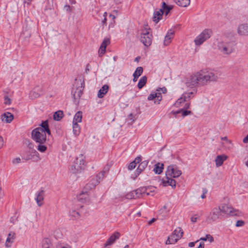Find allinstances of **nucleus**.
I'll return each mask as SVG.
<instances>
[{"label": "nucleus", "mask_w": 248, "mask_h": 248, "mask_svg": "<svg viewBox=\"0 0 248 248\" xmlns=\"http://www.w3.org/2000/svg\"><path fill=\"white\" fill-rule=\"evenodd\" d=\"M27 154L28 155L26 157V159H34L36 161L40 159L39 155L35 150L32 149L29 151Z\"/></svg>", "instance_id": "aec40b11"}, {"label": "nucleus", "mask_w": 248, "mask_h": 248, "mask_svg": "<svg viewBox=\"0 0 248 248\" xmlns=\"http://www.w3.org/2000/svg\"><path fill=\"white\" fill-rule=\"evenodd\" d=\"M28 147L31 149V150H32L33 148V144L31 143V142H29L28 143Z\"/></svg>", "instance_id": "bf43d9fd"}, {"label": "nucleus", "mask_w": 248, "mask_h": 248, "mask_svg": "<svg viewBox=\"0 0 248 248\" xmlns=\"http://www.w3.org/2000/svg\"><path fill=\"white\" fill-rule=\"evenodd\" d=\"M200 240H202V241H204L208 240L210 243H212L214 241V238L210 234H206L205 237H201L200 239Z\"/></svg>", "instance_id": "4c0bfd02"}, {"label": "nucleus", "mask_w": 248, "mask_h": 248, "mask_svg": "<svg viewBox=\"0 0 248 248\" xmlns=\"http://www.w3.org/2000/svg\"><path fill=\"white\" fill-rule=\"evenodd\" d=\"M106 48L100 47L98 51L99 55L102 56L105 52Z\"/></svg>", "instance_id": "09e8293b"}, {"label": "nucleus", "mask_w": 248, "mask_h": 248, "mask_svg": "<svg viewBox=\"0 0 248 248\" xmlns=\"http://www.w3.org/2000/svg\"><path fill=\"white\" fill-rule=\"evenodd\" d=\"M11 103V99L7 96H5L4 98V104L6 105H10Z\"/></svg>", "instance_id": "603ef678"}, {"label": "nucleus", "mask_w": 248, "mask_h": 248, "mask_svg": "<svg viewBox=\"0 0 248 248\" xmlns=\"http://www.w3.org/2000/svg\"><path fill=\"white\" fill-rule=\"evenodd\" d=\"M141 160V157L138 156L135 159V160L133 161V162H135V163L137 165V164L139 163L140 162Z\"/></svg>", "instance_id": "6e6d98bb"}, {"label": "nucleus", "mask_w": 248, "mask_h": 248, "mask_svg": "<svg viewBox=\"0 0 248 248\" xmlns=\"http://www.w3.org/2000/svg\"><path fill=\"white\" fill-rule=\"evenodd\" d=\"M38 89L37 88H34L32 91H31L30 93H29V97L31 99H33L34 98L38 97L40 94L38 93Z\"/></svg>", "instance_id": "473e14b6"}, {"label": "nucleus", "mask_w": 248, "mask_h": 248, "mask_svg": "<svg viewBox=\"0 0 248 248\" xmlns=\"http://www.w3.org/2000/svg\"><path fill=\"white\" fill-rule=\"evenodd\" d=\"M182 109L179 110H177V111H171V113H172L173 115H176L177 114H179V113H180L182 112Z\"/></svg>", "instance_id": "13d9d810"}, {"label": "nucleus", "mask_w": 248, "mask_h": 248, "mask_svg": "<svg viewBox=\"0 0 248 248\" xmlns=\"http://www.w3.org/2000/svg\"><path fill=\"white\" fill-rule=\"evenodd\" d=\"M110 42L109 39H105L103 42L102 43L100 47H103L106 48L108 44Z\"/></svg>", "instance_id": "37998d69"}, {"label": "nucleus", "mask_w": 248, "mask_h": 248, "mask_svg": "<svg viewBox=\"0 0 248 248\" xmlns=\"http://www.w3.org/2000/svg\"><path fill=\"white\" fill-rule=\"evenodd\" d=\"M153 99H155L154 103L156 104H159L160 102L162 100V95L160 92H155L151 93L148 96V100H153Z\"/></svg>", "instance_id": "dca6fc26"}, {"label": "nucleus", "mask_w": 248, "mask_h": 248, "mask_svg": "<svg viewBox=\"0 0 248 248\" xmlns=\"http://www.w3.org/2000/svg\"><path fill=\"white\" fill-rule=\"evenodd\" d=\"M40 127L36 128L35 129H40L42 132L47 134L48 135H51V131L49 128L48 121L47 120L43 121L39 125Z\"/></svg>", "instance_id": "a211bd4d"}, {"label": "nucleus", "mask_w": 248, "mask_h": 248, "mask_svg": "<svg viewBox=\"0 0 248 248\" xmlns=\"http://www.w3.org/2000/svg\"><path fill=\"white\" fill-rule=\"evenodd\" d=\"M108 85L107 84L104 85L98 92V97L99 98H103L104 96V95L108 93Z\"/></svg>", "instance_id": "b1692460"}, {"label": "nucleus", "mask_w": 248, "mask_h": 248, "mask_svg": "<svg viewBox=\"0 0 248 248\" xmlns=\"http://www.w3.org/2000/svg\"><path fill=\"white\" fill-rule=\"evenodd\" d=\"M84 87V81L81 79L75 80L73 84L71 93L75 104H78L79 100L82 94V91Z\"/></svg>", "instance_id": "20e7f679"}, {"label": "nucleus", "mask_w": 248, "mask_h": 248, "mask_svg": "<svg viewBox=\"0 0 248 248\" xmlns=\"http://www.w3.org/2000/svg\"><path fill=\"white\" fill-rule=\"evenodd\" d=\"M0 119L2 122L10 123L13 120L14 116L11 113L7 112L1 115Z\"/></svg>", "instance_id": "412c9836"}, {"label": "nucleus", "mask_w": 248, "mask_h": 248, "mask_svg": "<svg viewBox=\"0 0 248 248\" xmlns=\"http://www.w3.org/2000/svg\"><path fill=\"white\" fill-rule=\"evenodd\" d=\"M226 159L227 156L226 155H217L215 159L216 166L217 167L221 166Z\"/></svg>", "instance_id": "bb28decb"}, {"label": "nucleus", "mask_w": 248, "mask_h": 248, "mask_svg": "<svg viewBox=\"0 0 248 248\" xmlns=\"http://www.w3.org/2000/svg\"><path fill=\"white\" fill-rule=\"evenodd\" d=\"M3 145V139L0 136V148Z\"/></svg>", "instance_id": "338daca9"}, {"label": "nucleus", "mask_w": 248, "mask_h": 248, "mask_svg": "<svg viewBox=\"0 0 248 248\" xmlns=\"http://www.w3.org/2000/svg\"><path fill=\"white\" fill-rule=\"evenodd\" d=\"M21 162V159L20 157H16V158H14L12 160V163L13 164H17Z\"/></svg>", "instance_id": "de8ad7c7"}, {"label": "nucleus", "mask_w": 248, "mask_h": 248, "mask_svg": "<svg viewBox=\"0 0 248 248\" xmlns=\"http://www.w3.org/2000/svg\"><path fill=\"white\" fill-rule=\"evenodd\" d=\"M120 233L119 232H115L107 240L106 243L104 244V247L108 248L109 246L114 244L115 241L120 238Z\"/></svg>", "instance_id": "4468645a"}, {"label": "nucleus", "mask_w": 248, "mask_h": 248, "mask_svg": "<svg viewBox=\"0 0 248 248\" xmlns=\"http://www.w3.org/2000/svg\"><path fill=\"white\" fill-rule=\"evenodd\" d=\"M197 218L195 217H192L191 218V222H192L193 223L196 222L197 221Z\"/></svg>", "instance_id": "69168bd1"}, {"label": "nucleus", "mask_w": 248, "mask_h": 248, "mask_svg": "<svg viewBox=\"0 0 248 248\" xmlns=\"http://www.w3.org/2000/svg\"><path fill=\"white\" fill-rule=\"evenodd\" d=\"M190 105V104L189 103L186 102V103L185 104L183 109H186L189 108Z\"/></svg>", "instance_id": "4d7b16f0"}, {"label": "nucleus", "mask_w": 248, "mask_h": 248, "mask_svg": "<svg viewBox=\"0 0 248 248\" xmlns=\"http://www.w3.org/2000/svg\"><path fill=\"white\" fill-rule=\"evenodd\" d=\"M105 174H106V171L103 170L98 174V175L96 176V178H97V179L99 180V182H100L101 180H102L103 179V178L105 176Z\"/></svg>", "instance_id": "a19ab883"}, {"label": "nucleus", "mask_w": 248, "mask_h": 248, "mask_svg": "<svg viewBox=\"0 0 248 248\" xmlns=\"http://www.w3.org/2000/svg\"><path fill=\"white\" fill-rule=\"evenodd\" d=\"M99 183V180L97 179V178H93L87 185V188L89 189L94 188L95 187V186L97 185Z\"/></svg>", "instance_id": "cd10ccee"}, {"label": "nucleus", "mask_w": 248, "mask_h": 248, "mask_svg": "<svg viewBox=\"0 0 248 248\" xmlns=\"http://www.w3.org/2000/svg\"><path fill=\"white\" fill-rule=\"evenodd\" d=\"M143 72V68L142 67H138L134 72L133 75L137 76L138 78L142 74Z\"/></svg>", "instance_id": "58836bf2"}, {"label": "nucleus", "mask_w": 248, "mask_h": 248, "mask_svg": "<svg viewBox=\"0 0 248 248\" xmlns=\"http://www.w3.org/2000/svg\"><path fill=\"white\" fill-rule=\"evenodd\" d=\"M221 139L222 140H226L227 142H228V143H232V142L231 140H228V138L227 137H221Z\"/></svg>", "instance_id": "052dcab7"}, {"label": "nucleus", "mask_w": 248, "mask_h": 248, "mask_svg": "<svg viewBox=\"0 0 248 248\" xmlns=\"http://www.w3.org/2000/svg\"><path fill=\"white\" fill-rule=\"evenodd\" d=\"M89 66H90V65H89V64H88L86 65V67L85 71V73H86V74H88V72H89V71H90Z\"/></svg>", "instance_id": "0e129e2a"}, {"label": "nucleus", "mask_w": 248, "mask_h": 248, "mask_svg": "<svg viewBox=\"0 0 248 248\" xmlns=\"http://www.w3.org/2000/svg\"><path fill=\"white\" fill-rule=\"evenodd\" d=\"M163 164L158 163L155 165V168L154 169V171L157 174H160L163 170Z\"/></svg>", "instance_id": "72a5a7b5"}, {"label": "nucleus", "mask_w": 248, "mask_h": 248, "mask_svg": "<svg viewBox=\"0 0 248 248\" xmlns=\"http://www.w3.org/2000/svg\"><path fill=\"white\" fill-rule=\"evenodd\" d=\"M173 1L179 6L186 7L189 5L190 0H173Z\"/></svg>", "instance_id": "a878e982"}, {"label": "nucleus", "mask_w": 248, "mask_h": 248, "mask_svg": "<svg viewBox=\"0 0 248 248\" xmlns=\"http://www.w3.org/2000/svg\"><path fill=\"white\" fill-rule=\"evenodd\" d=\"M72 216L74 217L75 218H77L79 217V214L78 212L74 211L72 213Z\"/></svg>", "instance_id": "5fc2aeb1"}, {"label": "nucleus", "mask_w": 248, "mask_h": 248, "mask_svg": "<svg viewBox=\"0 0 248 248\" xmlns=\"http://www.w3.org/2000/svg\"><path fill=\"white\" fill-rule=\"evenodd\" d=\"M197 248H204V243H200L199 247Z\"/></svg>", "instance_id": "774afa93"}, {"label": "nucleus", "mask_w": 248, "mask_h": 248, "mask_svg": "<svg viewBox=\"0 0 248 248\" xmlns=\"http://www.w3.org/2000/svg\"><path fill=\"white\" fill-rule=\"evenodd\" d=\"M143 170L141 169H140V167H138V169H137L136 172H135V176L133 178L134 179H135L136 177H137L142 171Z\"/></svg>", "instance_id": "3c124183"}, {"label": "nucleus", "mask_w": 248, "mask_h": 248, "mask_svg": "<svg viewBox=\"0 0 248 248\" xmlns=\"http://www.w3.org/2000/svg\"><path fill=\"white\" fill-rule=\"evenodd\" d=\"M166 180H162V184L164 186H170L174 188L176 186V181L174 179H172V177L166 176Z\"/></svg>", "instance_id": "4be33fe9"}, {"label": "nucleus", "mask_w": 248, "mask_h": 248, "mask_svg": "<svg viewBox=\"0 0 248 248\" xmlns=\"http://www.w3.org/2000/svg\"><path fill=\"white\" fill-rule=\"evenodd\" d=\"M193 94V92L184 93L182 94L181 96L176 100L174 104V106L176 108L180 107L182 103L188 101Z\"/></svg>", "instance_id": "f8f14e48"}, {"label": "nucleus", "mask_w": 248, "mask_h": 248, "mask_svg": "<svg viewBox=\"0 0 248 248\" xmlns=\"http://www.w3.org/2000/svg\"><path fill=\"white\" fill-rule=\"evenodd\" d=\"M181 174V170H179L175 165H170L169 166L166 171V176L167 177H171L173 178H176L179 177Z\"/></svg>", "instance_id": "6e6552de"}, {"label": "nucleus", "mask_w": 248, "mask_h": 248, "mask_svg": "<svg viewBox=\"0 0 248 248\" xmlns=\"http://www.w3.org/2000/svg\"><path fill=\"white\" fill-rule=\"evenodd\" d=\"M221 213L219 207L214 208L207 217V221L210 223L215 221L219 218Z\"/></svg>", "instance_id": "9b49d317"}, {"label": "nucleus", "mask_w": 248, "mask_h": 248, "mask_svg": "<svg viewBox=\"0 0 248 248\" xmlns=\"http://www.w3.org/2000/svg\"><path fill=\"white\" fill-rule=\"evenodd\" d=\"M173 35L174 31H172L171 30L167 33L164 40V45L165 46H168L170 43L171 39L173 37Z\"/></svg>", "instance_id": "393cba45"}, {"label": "nucleus", "mask_w": 248, "mask_h": 248, "mask_svg": "<svg viewBox=\"0 0 248 248\" xmlns=\"http://www.w3.org/2000/svg\"><path fill=\"white\" fill-rule=\"evenodd\" d=\"M80 128L77 123H73V134L77 136L80 133Z\"/></svg>", "instance_id": "c9c22d12"}, {"label": "nucleus", "mask_w": 248, "mask_h": 248, "mask_svg": "<svg viewBox=\"0 0 248 248\" xmlns=\"http://www.w3.org/2000/svg\"><path fill=\"white\" fill-rule=\"evenodd\" d=\"M127 120L129 124H132L136 120V118L132 113H131L128 115Z\"/></svg>", "instance_id": "ea45409f"}, {"label": "nucleus", "mask_w": 248, "mask_h": 248, "mask_svg": "<svg viewBox=\"0 0 248 248\" xmlns=\"http://www.w3.org/2000/svg\"><path fill=\"white\" fill-rule=\"evenodd\" d=\"M212 34V31L209 29L203 30L194 40L197 46L202 45L205 41L209 39Z\"/></svg>", "instance_id": "0eeeda50"}, {"label": "nucleus", "mask_w": 248, "mask_h": 248, "mask_svg": "<svg viewBox=\"0 0 248 248\" xmlns=\"http://www.w3.org/2000/svg\"><path fill=\"white\" fill-rule=\"evenodd\" d=\"M172 9V6L168 5L165 2H163L162 3V7L160 9L162 10V11L163 12V14L165 13L166 15H167Z\"/></svg>", "instance_id": "c85d7f7f"}, {"label": "nucleus", "mask_w": 248, "mask_h": 248, "mask_svg": "<svg viewBox=\"0 0 248 248\" xmlns=\"http://www.w3.org/2000/svg\"><path fill=\"white\" fill-rule=\"evenodd\" d=\"M236 43L234 41L224 37L218 41L217 45L218 51L223 56L230 55L235 51Z\"/></svg>", "instance_id": "f03ea898"}, {"label": "nucleus", "mask_w": 248, "mask_h": 248, "mask_svg": "<svg viewBox=\"0 0 248 248\" xmlns=\"http://www.w3.org/2000/svg\"><path fill=\"white\" fill-rule=\"evenodd\" d=\"M136 166V164L135 162L132 161L131 162L128 166V169L129 170H132L135 169Z\"/></svg>", "instance_id": "49530a36"}, {"label": "nucleus", "mask_w": 248, "mask_h": 248, "mask_svg": "<svg viewBox=\"0 0 248 248\" xmlns=\"http://www.w3.org/2000/svg\"><path fill=\"white\" fill-rule=\"evenodd\" d=\"M82 118V113L81 111H79L77 112L75 115L73 119V123H78L81 122Z\"/></svg>", "instance_id": "c756f323"}, {"label": "nucleus", "mask_w": 248, "mask_h": 248, "mask_svg": "<svg viewBox=\"0 0 248 248\" xmlns=\"http://www.w3.org/2000/svg\"><path fill=\"white\" fill-rule=\"evenodd\" d=\"M148 163V162L147 161H144L141 162L139 166L140 169H141V170H143L147 166Z\"/></svg>", "instance_id": "79ce46f5"}, {"label": "nucleus", "mask_w": 248, "mask_h": 248, "mask_svg": "<svg viewBox=\"0 0 248 248\" xmlns=\"http://www.w3.org/2000/svg\"><path fill=\"white\" fill-rule=\"evenodd\" d=\"M221 213L230 216H238L240 214L239 210L234 209L231 205L223 203L219 206Z\"/></svg>", "instance_id": "1a4fd4ad"}, {"label": "nucleus", "mask_w": 248, "mask_h": 248, "mask_svg": "<svg viewBox=\"0 0 248 248\" xmlns=\"http://www.w3.org/2000/svg\"><path fill=\"white\" fill-rule=\"evenodd\" d=\"M183 231L181 228L178 227L173 232L172 234L169 236L166 241V245L174 244L181 238L183 234Z\"/></svg>", "instance_id": "423d86ee"}, {"label": "nucleus", "mask_w": 248, "mask_h": 248, "mask_svg": "<svg viewBox=\"0 0 248 248\" xmlns=\"http://www.w3.org/2000/svg\"><path fill=\"white\" fill-rule=\"evenodd\" d=\"M126 197L127 199H136V198H137V195H135V194H133L132 193V191L130 193L127 194L126 195Z\"/></svg>", "instance_id": "c03bdc74"}, {"label": "nucleus", "mask_w": 248, "mask_h": 248, "mask_svg": "<svg viewBox=\"0 0 248 248\" xmlns=\"http://www.w3.org/2000/svg\"><path fill=\"white\" fill-rule=\"evenodd\" d=\"M40 129H34L31 131L32 139L38 144L36 148L41 153H44L47 149L46 145V134L42 132Z\"/></svg>", "instance_id": "7ed1b4c3"}, {"label": "nucleus", "mask_w": 248, "mask_h": 248, "mask_svg": "<svg viewBox=\"0 0 248 248\" xmlns=\"http://www.w3.org/2000/svg\"><path fill=\"white\" fill-rule=\"evenodd\" d=\"M150 188H151L149 187H141L135 191H133L132 193L137 195L138 198L140 197V196L142 194L149 195L150 194L149 191Z\"/></svg>", "instance_id": "f3484780"}, {"label": "nucleus", "mask_w": 248, "mask_h": 248, "mask_svg": "<svg viewBox=\"0 0 248 248\" xmlns=\"http://www.w3.org/2000/svg\"><path fill=\"white\" fill-rule=\"evenodd\" d=\"M51 243L50 240L48 238H45L42 241V248H50Z\"/></svg>", "instance_id": "2f4dec72"}, {"label": "nucleus", "mask_w": 248, "mask_h": 248, "mask_svg": "<svg viewBox=\"0 0 248 248\" xmlns=\"http://www.w3.org/2000/svg\"><path fill=\"white\" fill-rule=\"evenodd\" d=\"M147 82V77L146 76H143L140 79L138 84V87L139 89H141L145 85Z\"/></svg>", "instance_id": "f704fd0d"}, {"label": "nucleus", "mask_w": 248, "mask_h": 248, "mask_svg": "<svg viewBox=\"0 0 248 248\" xmlns=\"http://www.w3.org/2000/svg\"><path fill=\"white\" fill-rule=\"evenodd\" d=\"M220 76V71L203 69L195 72L188 78L185 84L187 87L190 88L196 86H203L210 82L217 81Z\"/></svg>", "instance_id": "f257e3e1"}, {"label": "nucleus", "mask_w": 248, "mask_h": 248, "mask_svg": "<svg viewBox=\"0 0 248 248\" xmlns=\"http://www.w3.org/2000/svg\"><path fill=\"white\" fill-rule=\"evenodd\" d=\"M182 110L181 113L183 116H186L191 114V111L190 110H184V109H182Z\"/></svg>", "instance_id": "a18cd8bd"}, {"label": "nucleus", "mask_w": 248, "mask_h": 248, "mask_svg": "<svg viewBox=\"0 0 248 248\" xmlns=\"http://www.w3.org/2000/svg\"><path fill=\"white\" fill-rule=\"evenodd\" d=\"M163 12L162 10L160 9L156 10L154 13V16L153 17V20L155 23H157L162 18Z\"/></svg>", "instance_id": "5701e85b"}, {"label": "nucleus", "mask_w": 248, "mask_h": 248, "mask_svg": "<svg viewBox=\"0 0 248 248\" xmlns=\"http://www.w3.org/2000/svg\"><path fill=\"white\" fill-rule=\"evenodd\" d=\"M16 237V233L14 232H10L7 235L5 243V246L7 248H11L13 243L14 242Z\"/></svg>", "instance_id": "2eb2a0df"}, {"label": "nucleus", "mask_w": 248, "mask_h": 248, "mask_svg": "<svg viewBox=\"0 0 248 248\" xmlns=\"http://www.w3.org/2000/svg\"><path fill=\"white\" fill-rule=\"evenodd\" d=\"M84 169V157L82 155H80L70 166L69 171L70 172L76 174L80 173Z\"/></svg>", "instance_id": "39448f33"}, {"label": "nucleus", "mask_w": 248, "mask_h": 248, "mask_svg": "<svg viewBox=\"0 0 248 248\" xmlns=\"http://www.w3.org/2000/svg\"><path fill=\"white\" fill-rule=\"evenodd\" d=\"M237 33L241 36H248V23H243L238 25Z\"/></svg>", "instance_id": "ddd939ff"}, {"label": "nucleus", "mask_w": 248, "mask_h": 248, "mask_svg": "<svg viewBox=\"0 0 248 248\" xmlns=\"http://www.w3.org/2000/svg\"><path fill=\"white\" fill-rule=\"evenodd\" d=\"M161 91L163 93H165L167 92V89L165 87L159 88L156 90L157 92H160Z\"/></svg>", "instance_id": "864d4df0"}, {"label": "nucleus", "mask_w": 248, "mask_h": 248, "mask_svg": "<svg viewBox=\"0 0 248 248\" xmlns=\"http://www.w3.org/2000/svg\"><path fill=\"white\" fill-rule=\"evenodd\" d=\"M44 196V191L43 190H39L36 192L35 199L38 206L40 207L43 204Z\"/></svg>", "instance_id": "6ab92c4d"}, {"label": "nucleus", "mask_w": 248, "mask_h": 248, "mask_svg": "<svg viewBox=\"0 0 248 248\" xmlns=\"http://www.w3.org/2000/svg\"><path fill=\"white\" fill-rule=\"evenodd\" d=\"M87 195H88V194L86 192V193L83 192V193H81V194L79 195V197L78 198L79 200H80L83 198V196H87Z\"/></svg>", "instance_id": "e2e57ef3"}, {"label": "nucleus", "mask_w": 248, "mask_h": 248, "mask_svg": "<svg viewBox=\"0 0 248 248\" xmlns=\"http://www.w3.org/2000/svg\"><path fill=\"white\" fill-rule=\"evenodd\" d=\"M149 30V29H145L140 35V40L146 46H150L152 41V35L150 33Z\"/></svg>", "instance_id": "9d476101"}, {"label": "nucleus", "mask_w": 248, "mask_h": 248, "mask_svg": "<svg viewBox=\"0 0 248 248\" xmlns=\"http://www.w3.org/2000/svg\"><path fill=\"white\" fill-rule=\"evenodd\" d=\"M169 211L170 209L168 208V205L165 204L159 210V214H162L163 216H165Z\"/></svg>", "instance_id": "e433bc0d"}, {"label": "nucleus", "mask_w": 248, "mask_h": 248, "mask_svg": "<svg viewBox=\"0 0 248 248\" xmlns=\"http://www.w3.org/2000/svg\"><path fill=\"white\" fill-rule=\"evenodd\" d=\"M63 117V113L62 110H58L55 112L53 116V119L57 121H60Z\"/></svg>", "instance_id": "7c9ffc66"}, {"label": "nucleus", "mask_w": 248, "mask_h": 248, "mask_svg": "<svg viewBox=\"0 0 248 248\" xmlns=\"http://www.w3.org/2000/svg\"><path fill=\"white\" fill-rule=\"evenodd\" d=\"M244 224L245 222L244 221L239 220L236 222L235 226L236 227H242L244 225Z\"/></svg>", "instance_id": "8fccbe9b"}, {"label": "nucleus", "mask_w": 248, "mask_h": 248, "mask_svg": "<svg viewBox=\"0 0 248 248\" xmlns=\"http://www.w3.org/2000/svg\"><path fill=\"white\" fill-rule=\"evenodd\" d=\"M156 220V219L155 218H152L151 220L148 221V225H151L153 222H154Z\"/></svg>", "instance_id": "680f3d73"}]
</instances>
